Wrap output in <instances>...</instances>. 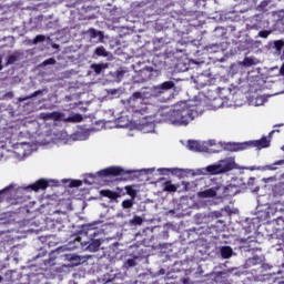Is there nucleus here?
I'll return each mask as SVG.
<instances>
[{
	"mask_svg": "<svg viewBox=\"0 0 284 284\" xmlns=\"http://www.w3.org/2000/svg\"><path fill=\"white\" fill-rule=\"evenodd\" d=\"M159 114L162 121L175 128H187L194 118L199 116L196 106L185 101L178 102L171 110L160 111Z\"/></svg>",
	"mask_w": 284,
	"mask_h": 284,
	"instance_id": "1",
	"label": "nucleus"
},
{
	"mask_svg": "<svg viewBox=\"0 0 284 284\" xmlns=\"http://www.w3.org/2000/svg\"><path fill=\"white\" fill-rule=\"evenodd\" d=\"M232 170H241V168L236 165L234 158H225L215 164L195 170L193 174L195 176H205L207 174L216 175L225 174V172H232Z\"/></svg>",
	"mask_w": 284,
	"mask_h": 284,
	"instance_id": "2",
	"label": "nucleus"
},
{
	"mask_svg": "<svg viewBox=\"0 0 284 284\" xmlns=\"http://www.w3.org/2000/svg\"><path fill=\"white\" fill-rule=\"evenodd\" d=\"M271 143V138L267 139L266 136H263L260 140L243 143H229L226 144V149L229 150V152H242L243 150H247L248 148H257V150H263V148H270Z\"/></svg>",
	"mask_w": 284,
	"mask_h": 284,
	"instance_id": "3",
	"label": "nucleus"
},
{
	"mask_svg": "<svg viewBox=\"0 0 284 284\" xmlns=\"http://www.w3.org/2000/svg\"><path fill=\"white\" fill-rule=\"evenodd\" d=\"M42 119H52V121H64L65 123H81L83 121V115L79 113H72L70 116L65 118V114L53 112V113H42Z\"/></svg>",
	"mask_w": 284,
	"mask_h": 284,
	"instance_id": "4",
	"label": "nucleus"
},
{
	"mask_svg": "<svg viewBox=\"0 0 284 284\" xmlns=\"http://www.w3.org/2000/svg\"><path fill=\"white\" fill-rule=\"evenodd\" d=\"M213 145H216V141L214 140H209V141H189L187 143V149L191 152H212Z\"/></svg>",
	"mask_w": 284,
	"mask_h": 284,
	"instance_id": "5",
	"label": "nucleus"
},
{
	"mask_svg": "<svg viewBox=\"0 0 284 284\" xmlns=\"http://www.w3.org/2000/svg\"><path fill=\"white\" fill-rule=\"evenodd\" d=\"M217 192H219V197L221 196H235V194L239 192V187L236 185H217Z\"/></svg>",
	"mask_w": 284,
	"mask_h": 284,
	"instance_id": "6",
	"label": "nucleus"
},
{
	"mask_svg": "<svg viewBox=\"0 0 284 284\" xmlns=\"http://www.w3.org/2000/svg\"><path fill=\"white\" fill-rule=\"evenodd\" d=\"M197 196L203 201L214 199V196H219V185L207 189L205 191L199 192Z\"/></svg>",
	"mask_w": 284,
	"mask_h": 284,
	"instance_id": "7",
	"label": "nucleus"
},
{
	"mask_svg": "<svg viewBox=\"0 0 284 284\" xmlns=\"http://www.w3.org/2000/svg\"><path fill=\"white\" fill-rule=\"evenodd\" d=\"M98 174L100 176H119L123 174V169L119 166H111V168L101 170Z\"/></svg>",
	"mask_w": 284,
	"mask_h": 284,
	"instance_id": "8",
	"label": "nucleus"
},
{
	"mask_svg": "<svg viewBox=\"0 0 284 284\" xmlns=\"http://www.w3.org/2000/svg\"><path fill=\"white\" fill-rule=\"evenodd\" d=\"M81 245L85 252H99V247H101V240H91L90 242H82Z\"/></svg>",
	"mask_w": 284,
	"mask_h": 284,
	"instance_id": "9",
	"label": "nucleus"
},
{
	"mask_svg": "<svg viewBox=\"0 0 284 284\" xmlns=\"http://www.w3.org/2000/svg\"><path fill=\"white\" fill-rule=\"evenodd\" d=\"M283 165H284V160H278L273 164H267V165L262 166L261 170H262V172H267V171L276 172V170H278V168H281Z\"/></svg>",
	"mask_w": 284,
	"mask_h": 284,
	"instance_id": "10",
	"label": "nucleus"
},
{
	"mask_svg": "<svg viewBox=\"0 0 284 284\" xmlns=\"http://www.w3.org/2000/svg\"><path fill=\"white\" fill-rule=\"evenodd\" d=\"M12 190H14V184H10L9 186L0 190V203L3 202L4 199H10V196H12Z\"/></svg>",
	"mask_w": 284,
	"mask_h": 284,
	"instance_id": "11",
	"label": "nucleus"
},
{
	"mask_svg": "<svg viewBox=\"0 0 284 284\" xmlns=\"http://www.w3.org/2000/svg\"><path fill=\"white\" fill-rule=\"evenodd\" d=\"M89 136L90 130H82L74 135L73 141H88Z\"/></svg>",
	"mask_w": 284,
	"mask_h": 284,
	"instance_id": "12",
	"label": "nucleus"
},
{
	"mask_svg": "<svg viewBox=\"0 0 284 284\" xmlns=\"http://www.w3.org/2000/svg\"><path fill=\"white\" fill-rule=\"evenodd\" d=\"M31 190H33L34 192H39V190H45V187H48V181L45 180H39L38 182H36L33 185L30 186Z\"/></svg>",
	"mask_w": 284,
	"mask_h": 284,
	"instance_id": "13",
	"label": "nucleus"
},
{
	"mask_svg": "<svg viewBox=\"0 0 284 284\" xmlns=\"http://www.w3.org/2000/svg\"><path fill=\"white\" fill-rule=\"evenodd\" d=\"M143 119H145V120L149 119V121L142 122V125H144V128H145V126H146V128H150V130H148L146 132H152V131L154 130V118H153V115H152V114L144 115Z\"/></svg>",
	"mask_w": 284,
	"mask_h": 284,
	"instance_id": "14",
	"label": "nucleus"
},
{
	"mask_svg": "<svg viewBox=\"0 0 284 284\" xmlns=\"http://www.w3.org/2000/svg\"><path fill=\"white\" fill-rule=\"evenodd\" d=\"M221 256L222 258H232V256H234V250H232L230 246H222Z\"/></svg>",
	"mask_w": 284,
	"mask_h": 284,
	"instance_id": "15",
	"label": "nucleus"
},
{
	"mask_svg": "<svg viewBox=\"0 0 284 284\" xmlns=\"http://www.w3.org/2000/svg\"><path fill=\"white\" fill-rule=\"evenodd\" d=\"M265 101H267V98H266V97L258 95V97L253 98V99L251 100V105H254L255 108H258V105H264V104H265Z\"/></svg>",
	"mask_w": 284,
	"mask_h": 284,
	"instance_id": "16",
	"label": "nucleus"
},
{
	"mask_svg": "<svg viewBox=\"0 0 284 284\" xmlns=\"http://www.w3.org/2000/svg\"><path fill=\"white\" fill-rule=\"evenodd\" d=\"M108 63L92 64L91 70H93L95 74H101L103 70H108Z\"/></svg>",
	"mask_w": 284,
	"mask_h": 284,
	"instance_id": "17",
	"label": "nucleus"
},
{
	"mask_svg": "<svg viewBox=\"0 0 284 284\" xmlns=\"http://www.w3.org/2000/svg\"><path fill=\"white\" fill-rule=\"evenodd\" d=\"M172 88H174V82L166 81V82L155 87V91L161 92V90H172Z\"/></svg>",
	"mask_w": 284,
	"mask_h": 284,
	"instance_id": "18",
	"label": "nucleus"
},
{
	"mask_svg": "<svg viewBox=\"0 0 284 284\" xmlns=\"http://www.w3.org/2000/svg\"><path fill=\"white\" fill-rule=\"evenodd\" d=\"M273 48L276 50V54H281L284 48V41L283 40L273 41Z\"/></svg>",
	"mask_w": 284,
	"mask_h": 284,
	"instance_id": "19",
	"label": "nucleus"
},
{
	"mask_svg": "<svg viewBox=\"0 0 284 284\" xmlns=\"http://www.w3.org/2000/svg\"><path fill=\"white\" fill-rule=\"evenodd\" d=\"M100 194H101L102 196H106L108 199H112V200L119 197V195H118L115 192H112V191H110V190H103V191L100 192Z\"/></svg>",
	"mask_w": 284,
	"mask_h": 284,
	"instance_id": "20",
	"label": "nucleus"
},
{
	"mask_svg": "<svg viewBox=\"0 0 284 284\" xmlns=\"http://www.w3.org/2000/svg\"><path fill=\"white\" fill-rule=\"evenodd\" d=\"M164 192H176L178 187L176 185L172 184V182L168 181L163 185Z\"/></svg>",
	"mask_w": 284,
	"mask_h": 284,
	"instance_id": "21",
	"label": "nucleus"
},
{
	"mask_svg": "<svg viewBox=\"0 0 284 284\" xmlns=\"http://www.w3.org/2000/svg\"><path fill=\"white\" fill-rule=\"evenodd\" d=\"M68 260L71 262V265L73 266L81 265V256L79 255H70Z\"/></svg>",
	"mask_w": 284,
	"mask_h": 284,
	"instance_id": "22",
	"label": "nucleus"
},
{
	"mask_svg": "<svg viewBox=\"0 0 284 284\" xmlns=\"http://www.w3.org/2000/svg\"><path fill=\"white\" fill-rule=\"evenodd\" d=\"M94 54H97L98 57H108V51L104 47H98L94 51Z\"/></svg>",
	"mask_w": 284,
	"mask_h": 284,
	"instance_id": "23",
	"label": "nucleus"
},
{
	"mask_svg": "<svg viewBox=\"0 0 284 284\" xmlns=\"http://www.w3.org/2000/svg\"><path fill=\"white\" fill-rule=\"evenodd\" d=\"M274 192L277 194V196H284V183H280L277 186H275Z\"/></svg>",
	"mask_w": 284,
	"mask_h": 284,
	"instance_id": "24",
	"label": "nucleus"
},
{
	"mask_svg": "<svg viewBox=\"0 0 284 284\" xmlns=\"http://www.w3.org/2000/svg\"><path fill=\"white\" fill-rule=\"evenodd\" d=\"M130 225H141L143 223V219L141 216L135 215L132 220H130Z\"/></svg>",
	"mask_w": 284,
	"mask_h": 284,
	"instance_id": "25",
	"label": "nucleus"
},
{
	"mask_svg": "<svg viewBox=\"0 0 284 284\" xmlns=\"http://www.w3.org/2000/svg\"><path fill=\"white\" fill-rule=\"evenodd\" d=\"M43 41H45V36L39 34L33 39L32 43L33 45H37V43H42Z\"/></svg>",
	"mask_w": 284,
	"mask_h": 284,
	"instance_id": "26",
	"label": "nucleus"
},
{
	"mask_svg": "<svg viewBox=\"0 0 284 284\" xmlns=\"http://www.w3.org/2000/svg\"><path fill=\"white\" fill-rule=\"evenodd\" d=\"M272 34V30H263L258 32V37L261 39H267Z\"/></svg>",
	"mask_w": 284,
	"mask_h": 284,
	"instance_id": "27",
	"label": "nucleus"
},
{
	"mask_svg": "<svg viewBox=\"0 0 284 284\" xmlns=\"http://www.w3.org/2000/svg\"><path fill=\"white\" fill-rule=\"evenodd\" d=\"M159 172H172V174H179V172H182L181 169H159Z\"/></svg>",
	"mask_w": 284,
	"mask_h": 284,
	"instance_id": "28",
	"label": "nucleus"
},
{
	"mask_svg": "<svg viewBox=\"0 0 284 284\" xmlns=\"http://www.w3.org/2000/svg\"><path fill=\"white\" fill-rule=\"evenodd\" d=\"M150 108H152V106L151 105L144 106V108L140 109V110H136L135 112H136V114H141L142 116H144L145 114L149 113L148 111L150 110Z\"/></svg>",
	"mask_w": 284,
	"mask_h": 284,
	"instance_id": "29",
	"label": "nucleus"
},
{
	"mask_svg": "<svg viewBox=\"0 0 284 284\" xmlns=\"http://www.w3.org/2000/svg\"><path fill=\"white\" fill-rule=\"evenodd\" d=\"M132 205H133L132 200H124V201L122 202V207H123L124 210H130V207H132Z\"/></svg>",
	"mask_w": 284,
	"mask_h": 284,
	"instance_id": "30",
	"label": "nucleus"
},
{
	"mask_svg": "<svg viewBox=\"0 0 284 284\" xmlns=\"http://www.w3.org/2000/svg\"><path fill=\"white\" fill-rule=\"evenodd\" d=\"M91 34L93 38L99 37V39H103V33L101 31L91 30Z\"/></svg>",
	"mask_w": 284,
	"mask_h": 284,
	"instance_id": "31",
	"label": "nucleus"
},
{
	"mask_svg": "<svg viewBox=\"0 0 284 284\" xmlns=\"http://www.w3.org/2000/svg\"><path fill=\"white\" fill-rule=\"evenodd\" d=\"M243 65H246V67L254 65V60L252 58H245L243 61Z\"/></svg>",
	"mask_w": 284,
	"mask_h": 284,
	"instance_id": "32",
	"label": "nucleus"
},
{
	"mask_svg": "<svg viewBox=\"0 0 284 284\" xmlns=\"http://www.w3.org/2000/svg\"><path fill=\"white\" fill-rule=\"evenodd\" d=\"M41 94V91H36L33 94L27 97V98H20L19 101H27V99H32L34 97H39Z\"/></svg>",
	"mask_w": 284,
	"mask_h": 284,
	"instance_id": "33",
	"label": "nucleus"
},
{
	"mask_svg": "<svg viewBox=\"0 0 284 284\" xmlns=\"http://www.w3.org/2000/svg\"><path fill=\"white\" fill-rule=\"evenodd\" d=\"M14 61H17V55H9L7 65H12V63H14Z\"/></svg>",
	"mask_w": 284,
	"mask_h": 284,
	"instance_id": "34",
	"label": "nucleus"
},
{
	"mask_svg": "<svg viewBox=\"0 0 284 284\" xmlns=\"http://www.w3.org/2000/svg\"><path fill=\"white\" fill-rule=\"evenodd\" d=\"M70 186L71 187H81V181L73 180V181H71Z\"/></svg>",
	"mask_w": 284,
	"mask_h": 284,
	"instance_id": "35",
	"label": "nucleus"
},
{
	"mask_svg": "<svg viewBox=\"0 0 284 284\" xmlns=\"http://www.w3.org/2000/svg\"><path fill=\"white\" fill-rule=\"evenodd\" d=\"M126 265H128L129 267H134V266L136 265V260H134V258H129V260L126 261Z\"/></svg>",
	"mask_w": 284,
	"mask_h": 284,
	"instance_id": "36",
	"label": "nucleus"
},
{
	"mask_svg": "<svg viewBox=\"0 0 284 284\" xmlns=\"http://www.w3.org/2000/svg\"><path fill=\"white\" fill-rule=\"evenodd\" d=\"M54 63H57V61L50 58L43 62V65H54Z\"/></svg>",
	"mask_w": 284,
	"mask_h": 284,
	"instance_id": "37",
	"label": "nucleus"
},
{
	"mask_svg": "<svg viewBox=\"0 0 284 284\" xmlns=\"http://www.w3.org/2000/svg\"><path fill=\"white\" fill-rule=\"evenodd\" d=\"M267 6H270V0H264L261 4H260V8L262 10H265L267 8Z\"/></svg>",
	"mask_w": 284,
	"mask_h": 284,
	"instance_id": "38",
	"label": "nucleus"
},
{
	"mask_svg": "<svg viewBox=\"0 0 284 284\" xmlns=\"http://www.w3.org/2000/svg\"><path fill=\"white\" fill-rule=\"evenodd\" d=\"M247 170H250L251 172H254L255 170H257L258 172H263V166H250L247 168Z\"/></svg>",
	"mask_w": 284,
	"mask_h": 284,
	"instance_id": "39",
	"label": "nucleus"
},
{
	"mask_svg": "<svg viewBox=\"0 0 284 284\" xmlns=\"http://www.w3.org/2000/svg\"><path fill=\"white\" fill-rule=\"evenodd\" d=\"M141 92H135L133 93V95L131 97V101H135V99H141Z\"/></svg>",
	"mask_w": 284,
	"mask_h": 284,
	"instance_id": "40",
	"label": "nucleus"
},
{
	"mask_svg": "<svg viewBox=\"0 0 284 284\" xmlns=\"http://www.w3.org/2000/svg\"><path fill=\"white\" fill-rule=\"evenodd\" d=\"M123 74H125V71H123V70L116 71V77H118L119 81H121V79H123Z\"/></svg>",
	"mask_w": 284,
	"mask_h": 284,
	"instance_id": "41",
	"label": "nucleus"
},
{
	"mask_svg": "<svg viewBox=\"0 0 284 284\" xmlns=\"http://www.w3.org/2000/svg\"><path fill=\"white\" fill-rule=\"evenodd\" d=\"M18 148H20L21 150H28L29 145L28 143L23 142V143H20Z\"/></svg>",
	"mask_w": 284,
	"mask_h": 284,
	"instance_id": "42",
	"label": "nucleus"
},
{
	"mask_svg": "<svg viewBox=\"0 0 284 284\" xmlns=\"http://www.w3.org/2000/svg\"><path fill=\"white\" fill-rule=\"evenodd\" d=\"M247 263H248V265H256V263H258V262H256V257H253V258H250L247 261Z\"/></svg>",
	"mask_w": 284,
	"mask_h": 284,
	"instance_id": "43",
	"label": "nucleus"
},
{
	"mask_svg": "<svg viewBox=\"0 0 284 284\" xmlns=\"http://www.w3.org/2000/svg\"><path fill=\"white\" fill-rule=\"evenodd\" d=\"M140 172H154V169H142Z\"/></svg>",
	"mask_w": 284,
	"mask_h": 284,
	"instance_id": "44",
	"label": "nucleus"
},
{
	"mask_svg": "<svg viewBox=\"0 0 284 284\" xmlns=\"http://www.w3.org/2000/svg\"><path fill=\"white\" fill-rule=\"evenodd\" d=\"M274 132H280V130H273V131H271L270 134H268V139H272V134H274Z\"/></svg>",
	"mask_w": 284,
	"mask_h": 284,
	"instance_id": "45",
	"label": "nucleus"
},
{
	"mask_svg": "<svg viewBox=\"0 0 284 284\" xmlns=\"http://www.w3.org/2000/svg\"><path fill=\"white\" fill-rule=\"evenodd\" d=\"M276 210H282L284 212V209L281 207V204L276 205Z\"/></svg>",
	"mask_w": 284,
	"mask_h": 284,
	"instance_id": "46",
	"label": "nucleus"
},
{
	"mask_svg": "<svg viewBox=\"0 0 284 284\" xmlns=\"http://www.w3.org/2000/svg\"><path fill=\"white\" fill-rule=\"evenodd\" d=\"M134 172H136V171H126V174H132Z\"/></svg>",
	"mask_w": 284,
	"mask_h": 284,
	"instance_id": "47",
	"label": "nucleus"
},
{
	"mask_svg": "<svg viewBox=\"0 0 284 284\" xmlns=\"http://www.w3.org/2000/svg\"><path fill=\"white\" fill-rule=\"evenodd\" d=\"M264 181H272V178H268V179H264Z\"/></svg>",
	"mask_w": 284,
	"mask_h": 284,
	"instance_id": "48",
	"label": "nucleus"
},
{
	"mask_svg": "<svg viewBox=\"0 0 284 284\" xmlns=\"http://www.w3.org/2000/svg\"><path fill=\"white\" fill-rule=\"evenodd\" d=\"M252 28H255V30H258V27H256V26H253Z\"/></svg>",
	"mask_w": 284,
	"mask_h": 284,
	"instance_id": "49",
	"label": "nucleus"
},
{
	"mask_svg": "<svg viewBox=\"0 0 284 284\" xmlns=\"http://www.w3.org/2000/svg\"><path fill=\"white\" fill-rule=\"evenodd\" d=\"M3 281V277L0 276V283Z\"/></svg>",
	"mask_w": 284,
	"mask_h": 284,
	"instance_id": "50",
	"label": "nucleus"
},
{
	"mask_svg": "<svg viewBox=\"0 0 284 284\" xmlns=\"http://www.w3.org/2000/svg\"><path fill=\"white\" fill-rule=\"evenodd\" d=\"M0 70H2V67H1V60H0Z\"/></svg>",
	"mask_w": 284,
	"mask_h": 284,
	"instance_id": "51",
	"label": "nucleus"
},
{
	"mask_svg": "<svg viewBox=\"0 0 284 284\" xmlns=\"http://www.w3.org/2000/svg\"><path fill=\"white\" fill-rule=\"evenodd\" d=\"M281 150H283V151H284V146H282V148H281Z\"/></svg>",
	"mask_w": 284,
	"mask_h": 284,
	"instance_id": "52",
	"label": "nucleus"
},
{
	"mask_svg": "<svg viewBox=\"0 0 284 284\" xmlns=\"http://www.w3.org/2000/svg\"><path fill=\"white\" fill-rule=\"evenodd\" d=\"M282 179H284V174L282 175Z\"/></svg>",
	"mask_w": 284,
	"mask_h": 284,
	"instance_id": "53",
	"label": "nucleus"
}]
</instances>
